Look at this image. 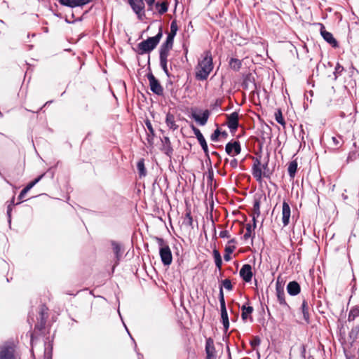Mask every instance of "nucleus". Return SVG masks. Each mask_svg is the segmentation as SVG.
Instances as JSON below:
<instances>
[{
    "label": "nucleus",
    "mask_w": 359,
    "mask_h": 359,
    "mask_svg": "<svg viewBox=\"0 0 359 359\" xmlns=\"http://www.w3.org/2000/svg\"><path fill=\"white\" fill-rule=\"evenodd\" d=\"M229 164L232 168H236L238 163L236 158H233L229 161Z\"/></svg>",
    "instance_id": "57"
},
{
    "label": "nucleus",
    "mask_w": 359,
    "mask_h": 359,
    "mask_svg": "<svg viewBox=\"0 0 359 359\" xmlns=\"http://www.w3.org/2000/svg\"><path fill=\"white\" fill-rule=\"evenodd\" d=\"M302 356H303L304 358H305L304 354H305V350H306V348H305L304 345H302Z\"/></svg>",
    "instance_id": "63"
},
{
    "label": "nucleus",
    "mask_w": 359,
    "mask_h": 359,
    "mask_svg": "<svg viewBox=\"0 0 359 359\" xmlns=\"http://www.w3.org/2000/svg\"><path fill=\"white\" fill-rule=\"evenodd\" d=\"M227 126L230 132L235 133L239 126V114L237 111H233L230 114H226Z\"/></svg>",
    "instance_id": "10"
},
{
    "label": "nucleus",
    "mask_w": 359,
    "mask_h": 359,
    "mask_svg": "<svg viewBox=\"0 0 359 359\" xmlns=\"http://www.w3.org/2000/svg\"><path fill=\"white\" fill-rule=\"evenodd\" d=\"M219 301L220 304L222 323L224 326V332H226L229 328V320L226 307V303L222 287H219Z\"/></svg>",
    "instance_id": "6"
},
{
    "label": "nucleus",
    "mask_w": 359,
    "mask_h": 359,
    "mask_svg": "<svg viewBox=\"0 0 359 359\" xmlns=\"http://www.w3.org/2000/svg\"><path fill=\"white\" fill-rule=\"evenodd\" d=\"M275 118L276 121L280 125L285 126V121L284 120V118L283 117L282 112L279 109L275 113Z\"/></svg>",
    "instance_id": "39"
},
{
    "label": "nucleus",
    "mask_w": 359,
    "mask_h": 359,
    "mask_svg": "<svg viewBox=\"0 0 359 359\" xmlns=\"http://www.w3.org/2000/svg\"><path fill=\"white\" fill-rule=\"evenodd\" d=\"M254 309L252 306L250 305L249 302H246L241 306V318L243 321L247 320L250 318V321H252V317L251 314L252 313Z\"/></svg>",
    "instance_id": "19"
},
{
    "label": "nucleus",
    "mask_w": 359,
    "mask_h": 359,
    "mask_svg": "<svg viewBox=\"0 0 359 359\" xmlns=\"http://www.w3.org/2000/svg\"><path fill=\"white\" fill-rule=\"evenodd\" d=\"M241 86L245 90L252 89L256 88L255 78L251 73H248L243 76V80Z\"/></svg>",
    "instance_id": "17"
},
{
    "label": "nucleus",
    "mask_w": 359,
    "mask_h": 359,
    "mask_svg": "<svg viewBox=\"0 0 359 359\" xmlns=\"http://www.w3.org/2000/svg\"><path fill=\"white\" fill-rule=\"evenodd\" d=\"M184 222L187 225L193 227V218L190 211L186 213Z\"/></svg>",
    "instance_id": "46"
},
{
    "label": "nucleus",
    "mask_w": 359,
    "mask_h": 359,
    "mask_svg": "<svg viewBox=\"0 0 359 359\" xmlns=\"http://www.w3.org/2000/svg\"><path fill=\"white\" fill-rule=\"evenodd\" d=\"M160 60V66L163 70L165 75L168 76V78H170L172 75L170 74L168 69V57H159Z\"/></svg>",
    "instance_id": "33"
},
{
    "label": "nucleus",
    "mask_w": 359,
    "mask_h": 359,
    "mask_svg": "<svg viewBox=\"0 0 359 359\" xmlns=\"http://www.w3.org/2000/svg\"><path fill=\"white\" fill-rule=\"evenodd\" d=\"M332 140L333 142V144L337 146V147H341V140H342V137L341 135H338L337 137H332Z\"/></svg>",
    "instance_id": "51"
},
{
    "label": "nucleus",
    "mask_w": 359,
    "mask_h": 359,
    "mask_svg": "<svg viewBox=\"0 0 359 359\" xmlns=\"http://www.w3.org/2000/svg\"><path fill=\"white\" fill-rule=\"evenodd\" d=\"M219 237L222 238H229L230 234L227 230H222L219 232Z\"/></svg>",
    "instance_id": "55"
},
{
    "label": "nucleus",
    "mask_w": 359,
    "mask_h": 359,
    "mask_svg": "<svg viewBox=\"0 0 359 359\" xmlns=\"http://www.w3.org/2000/svg\"><path fill=\"white\" fill-rule=\"evenodd\" d=\"M344 70L343 66H341L339 63H337L334 72V80H336L339 76L341 74L343 71Z\"/></svg>",
    "instance_id": "41"
},
{
    "label": "nucleus",
    "mask_w": 359,
    "mask_h": 359,
    "mask_svg": "<svg viewBox=\"0 0 359 359\" xmlns=\"http://www.w3.org/2000/svg\"><path fill=\"white\" fill-rule=\"evenodd\" d=\"M52 358H53V345L51 344H48V347L45 348L44 358L45 359H52Z\"/></svg>",
    "instance_id": "36"
},
{
    "label": "nucleus",
    "mask_w": 359,
    "mask_h": 359,
    "mask_svg": "<svg viewBox=\"0 0 359 359\" xmlns=\"http://www.w3.org/2000/svg\"><path fill=\"white\" fill-rule=\"evenodd\" d=\"M256 215H254L253 217H252V222H253V224L252 225V228L253 229H255L256 226H257V219H256Z\"/></svg>",
    "instance_id": "61"
},
{
    "label": "nucleus",
    "mask_w": 359,
    "mask_h": 359,
    "mask_svg": "<svg viewBox=\"0 0 359 359\" xmlns=\"http://www.w3.org/2000/svg\"><path fill=\"white\" fill-rule=\"evenodd\" d=\"M261 197L255 196L254 203H253V212L254 215L256 217H259L260 215V203H261Z\"/></svg>",
    "instance_id": "35"
},
{
    "label": "nucleus",
    "mask_w": 359,
    "mask_h": 359,
    "mask_svg": "<svg viewBox=\"0 0 359 359\" xmlns=\"http://www.w3.org/2000/svg\"><path fill=\"white\" fill-rule=\"evenodd\" d=\"M0 359H17L15 348L7 344L0 346Z\"/></svg>",
    "instance_id": "11"
},
{
    "label": "nucleus",
    "mask_w": 359,
    "mask_h": 359,
    "mask_svg": "<svg viewBox=\"0 0 359 359\" xmlns=\"http://www.w3.org/2000/svg\"><path fill=\"white\" fill-rule=\"evenodd\" d=\"M351 311L355 314V316H359V306H356L351 309Z\"/></svg>",
    "instance_id": "58"
},
{
    "label": "nucleus",
    "mask_w": 359,
    "mask_h": 359,
    "mask_svg": "<svg viewBox=\"0 0 359 359\" xmlns=\"http://www.w3.org/2000/svg\"><path fill=\"white\" fill-rule=\"evenodd\" d=\"M201 57L196 67L195 77L198 81L206 80L214 67L212 56L210 50L205 51Z\"/></svg>",
    "instance_id": "1"
},
{
    "label": "nucleus",
    "mask_w": 359,
    "mask_h": 359,
    "mask_svg": "<svg viewBox=\"0 0 359 359\" xmlns=\"http://www.w3.org/2000/svg\"><path fill=\"white\" fill-rule=\"evenodd\" d=\"M229 65L232 70L235 72H238L242 66V60L237 58L231 57L229 61Z\"/></svg>",
    "instance_id": "28"
},
{
    "label": "nucleus",
    "mask_w": 359,
    "mask_h": 359,
    "mask_svg": "<svg viewBox=\"0 0 359 359\" xmlns=\"http://www.w3.org/2000/svg\"><path fill=\"white\" fill-rule=\"evenodd\" d=\"M297 166H298V163L296 160L292 161L289 163L288 168H287V172H288V175L290 177V178L294 177L297 170Z\"/></svg>",
    "instance_id": "30"
},
{
    "label": "nucleus",
    "mask_w": 359,
    "mask_h": 359,
    "mask_svg": "<svg viewBox=\"0 0 359 359\" xmlns=\"http://www.w3.org/2000/svg\"><path fill=\"white\" fill-rule=\"evenodd\" d=\"M287 292L290 296H296L301 292V287L296 280L290 281L287 285Z\"/></svg>",
    "instance_id": "21"
},
{
    "label": "nucleus",
    "mask_w": 359,
    "mask_h": 359,
    "mask_svg": "<svg viewBox=\"0 0 359 359\" xmlns=\"http://www.w3.org/2000/svg\"><path fill=\"white\" fill-rule=\"evenodd\" d=\"M320 34L323 39L328 43L333 48H338L339 47V43L335 39V38L333 36V34L325 30V26L320 23Z\"/></svg>",
    "instance_id": "12"
},
{
    "label": "nucleus",
    "mask_w": 359,
    "mask_h": 359,
    "mask_svg": "<svg viewBox=\"0 0 359 359\" xmlns=\"http://www.w3.org/2000/svg\"><path fill=\"white\" fill-rule=\"evenodd\" d=\"M163 36V27L161 25L158 29V32L151 37H148L146 40L139 43L136 48H133V50L139 55H144L149 53L156 48L157 45L159 43Z\"/></svg>",
    "instance_id": "2"
},
{
    "label": "nucleus",
    "mask_w": 359,
    "mask_h": 359,
    "mask_svg": "<svg viewBox=\"0 0 359 359\" xmlns=\"http://www.w3.org/2000/svg\"><path fill=\"white\" fill-rule=\"evenodd\" d=\"M165 88L170 92L172 96L176 93V90L173 88V82L170 79L167 80Z\"/></svg>",
    "instance_id": "43"
},
{
    "label": "nucleus",
    "mask_w": 359,
    "mask_h": 359,
    "mask_svg": "<svg viewBox=\"0 0 359 359\" xmlns=\"http://www.w3.org/2000/svg\"><path fill=\"white\" fill-rule=\"evenodd\" d=\"M264 172L262 171L261 161L259 158H254V163L252 168V174L253 177L257 180L260 181L262 177L270 178L271 172L268 169V163L262 165Z\"/></svg>",
    "instance_id": "5"
},
{
    "label": "nucleus",
    "mask_w": 359,
    "mask_h": 359,
    "mask_svg": "<svg viewBox=\"0 0 359 359\" xmlns=\"http://www.w3.org/2000/svg\"><path fill=\"white\" fill-rule=\"evenodd\" d=\"M165 123L170 129L173 130H177L178 128V126L175 123L174 115L170 113L166 114Z\"/></svg>",
    "instance_id": "27"
},
{
    "label": "nucleus",
    "mask_w": 359,
    "mask_h": 359,
    "mask_svg": "<svg viewBox=\"0 0 359 359\" xmlns=\"http://www.w3.org/2000/svg\"><path fill=\"white\" fill-rule=\"evenodd\" d=\"M302 312L303 314V318L306 323H310V315L309 313V306L307 301L306 299H304L302 302V304L301 306Z\"/></svg>",
    "instance_id": "26"
},
{
    "label": "nucleus",
    "mask_w": 359,
    "mask_h": 359,
    "mask_svg": "<svg viewBox=\"0 0 359 359\" xmlns=\"http://www.w3.org/2000/svg\"><path fill=\"white\" fill-rule=\"evenodd\" d=\"M355 334V337L359 334V326L353 327L351 332V335Z\"/></svg>",
    "instance_id": "59"
},
{
    "label": "nucleus",
    "mask_w": 359,
    "mask_h": 359,
    "mask_svg": "<svg viewBox=\"0 0 359 359\" xmlns=\"http://www.w3.org/2000/svg\"><path fill=\"white\" fill-rule=\"evenodd\" d=\"M357 316H355V314L351 311H350V312L348 313V321H353V320H355V318Z\"/></svg>",
    "instance_id": "60"
},
{
    "label": "nucleus",
    "mask_w": 359,
    "mask_h": 359,
    "mask_svg": "<svg viewBox=\"0 0 359 359\" xmlns=\"http://www.w3.org/2000/svg\"><path fill=\"white\" fill-rule=\"evenodd\" d=\"M213 177H214L213 170L212 169H210V170H208V183L212 184V182L213 180Z\"/></svg>",
    "instance_id": "56"
},
{
    "label": "nucleus",
    "mask_w": 359,
    "mask_h": 359,
    "mask_svg": "<svg viewBox=\"0 0 359 359\" xmlns=\"http://www.w3.org/2000/svg\"><path fill=\"white\" fill-rule=\"evenodd\" d=\"M147 76L149 82L150 90L157 95H163V88L159 81L151 72L148 73Z\"/></svg>",
    "instance_id": "8"
},
{
    "label": "nucleus",
    "mask_w": 359,
    "mask_h": 359,
    "mask_svg": "<svg viewBox=\"0 0 359 359\" xmlns=\"http://www.w3.org/2000/svg\"><path fill=\"white\" fill-rule=\"evenodd\" d=\"M226 153L231 156L239 154L241 152V146L239 141L229 142L225 146Z\"/></svg>",
    "instance_id": "13"
},
{
    "label": "nucleus",
    "mask_w": 359,
    "mask_h": 359,
    "mask_svg": "<svg viewBox=\"0 0 359 359\" xmlns=\"http://www.w3.org/2000/svg\"><path fill=\"white\" fill-rule=\"evenodd\" d=\"M46 321L43 318L42 320L39 319V322L35 325V329L39 331L43 330L45 328Z\"/></svg>",
    "instance_id": "49"
},
{
    "label": "nucleus",
    "mask_w": 359,
    "mask_h": 359,
    "mask_svg": "<svg viewBox=\"0 0 359 359\" xmlns=\"http://www.w3.org/2000/svg\"><path fill=\"white\" fill-rule=\"evenodd\" d=\"M290 207L288 203L286 201H284L282 208V221L284 226H287L290 223Z\"/></svg>",
    "instance_id": "20"
},
{
    "label": "nucleus",
    "mask_w": 359,
    "mask_h": 359,
    "mask_svg": "<svg viewBox=\"0 0 359 359\" xmlns=\"http://www.w3.org/2000/svg\"><path fill=\"white\" fill-rule=\"evenodd\" d=\"M145 125L149 130V133H147V140L149 146H153L154 144V137L155 136L154 130L152 127L151 123L149 119H147L145 121Z\"/></svg>",
    "instance_id": "24"
},
{
    "label": "nucleus",
    "mask_w": 359,
    "mask_h": 359,
    "mask_svg": "<svg viewBox=\"0 0 359 359\" xmlns=\"http://www.w3.org/2000/svg\"><path fill=\"white\" fill-rule=\"evenodd\" d=\"M215 348L214 346L213 340L211 338L206 339L205 353L207 359H213L215 358Z\"/></svg>",
    "instance_id": "23"
},
{
    "label": "nucleus",
    "mask_w": 359,
    "mask_h": 359,
    "mask_svg": "<svg viewBox=\"0 0 359 359\" xmlns=\"http://www.w3.org/2000/svg\"><path fill=\"white\" fill-rule=\"evenodd\" d=\"M222 135V137H226L228 136V133H227L226 131H221V135Z\"/></svg>",
    "instance_id": "64"
},
{
    "label": "nucleus",
    "mask_w": 359,
    "mask_h": 359,
    "mask_svg": "<svg viewBox=\"0 0 359 359\" xmlns=\"http://www.w3.org/2000/svg\"><path fill=\"white\" fill-rule=\"evenodd\" d=\"M236 243V238H232L228 241V245H235L234 244Z\"/></svg>",
    "instance_id": "62"
},
{
    "label": "nucleus",
    "mask_w": 359,
    "mask_h": 359,
    "mask_svg": "<svg viewBox=\"0 0 359 359\" xmlns=\"http://www.w3.org/2000/svg\"><path fill=\"white\" fill-rule=\"evenodd\" d=\"M14 200H15V198L13 197V198L11 199V204H10L7 208L6 214L8 216L9 223L11 222V211H12V205H14Z\"/></svg>",
    "instance_id": "50"
},
{
    "label": "nucleus",
    "mask_w": 359,
    "mask_h": 359,
    "mask_svg": "<svg viewBox=\"0 0 359 359\" xmlns=\"http://www.w3.org/2000/svg\"><path fill=\"white\" fill-rule=\"evenodd\" d=\"M245 228H246V232L243 236V238L245 240H248V238H250L252 236V231L255 229L252 228L251 224H247Z\"/></svg>",
    "instance_id": "40"
},
{
    "label": "nucleus",
    "mask_w": 359,
    "mask_h": 359,
    "mask_svg": "<svg viewBox=\"0 0 359 359\" xmlns=\"http://www.w3.org/2000/svg\"><path fill=\"white\" fill-rule=\"evenodd\" d=\"M168 1H163L161 3L158 1L155 4V7L158 10V13L160 15H163L168 11Z\"/></svg>",
    "instance_id": "29"
},
{
    "label": "nucleus",
    "mask_w": 359,
    "mask_h": 359,
    "mask_svg": "<svg viewBox=\"0 0 359 359\" xmlns=\"http://www.w3.org/2000/svg\"><path fill=\"white\" fill-rule=\"evenodd\" d=\"M162 142V147H161V151L168 157H171L173 154V149L170 140V138L168 137H163V139H161Z\"/></svg>",
    "instance_id": "18"
},
{
    "label": "nucleus",
    "mask_w": 359,
    "mask_h": 359,
    "mask_svg": "<svg viewBox=\"0 0 359 359\" xmlns=\"http://www.w3.org/2000/svg\"><path fill=\"white\" fill-rule=\"evenodd\" d=\"M212 255H213V257L215 259V263L216 267L219 270H220L222 268V259L221 255H220L219 252L218 251V250L215 248L212 251Z\"/></svg>",
    "instance_id": "32"
},
{
    "label": "nucleus",
    "mask_w": 359,
    "mask_h": 359,
    "mask_svg": "<svg viewBox=\"0 0 359 359\" xmlns=\"http://www.w3.org/2000/svg\"><path fill=\"white\" fill-rule=\"evenodd\" d=\"M32 188V187L28 183L25 188L22 189V190L20 191L18 199L22 200L26 194Z\"/></svg>",
    "instance_id": "44"
},
{
    "label": "nucleus",
    "mask_w": 359,
    "mask_h": 359,
    "mask_svg": "<svg viewBox=\"0 0 359 359\" xmlns=\"http://www.w3.org/2000/svg\"><path fill=\"white\" fill-rule=\"evenodd\" d=\"M209 116L210 111L208 109L204 110L201 115L197 114L196 113H193L191 114L192 118H194L201 126H204L206 124Z\"/></svg>",
    "instance_id": "22"
},
{
    "label": "nucleus",
    "mask_w": 359,
    "mask_h": 359,
    "mask_svg": "<svg viewBox=\"0 0 359 359\" xmlns=\"http://www.w3.org/2000/svg\"><path fill=\"white\" fill-rule=\"evenodd\" d=\"M193 130H194V133L196 135L200 145L202 147V149L203 150V151L205 153V156L208 159H210L208 147V144L206 142V140H205L204 136L201 133L200 130L198 129L197 128L193 127Z\"/></svg>",
    "instance_id": "14"
},
{
    "label": "nucleus",
    "mask_w": 359,
    "mask_h": 359,
    "mask_svg": "<svg viewBox=\"0 0 359 359\" xmlns=\"http://www.w3.org/2000/svg\"><path fill=\"white\" fill-rule=\"evenodd\" d=\"M48 308L45 305H42L39 311V319L44 320L46 321L48 318Z\"/></svg>",
    "instance_id": "37"
},
{
    "label": "nucleus",
    "mask_w": 359,
    "mask_h": 359,
    "mask_svg": "<svg viewBox=\"0 0 359 359\" xmlns=\"http://www.w3.org/2000/svg\"><path fill=\"white\" fill-rule=\"evenodd\" d=\"M220 287H224L229 291H231L233 290V285L231 283V281L229 278H226L224 280H222V285Z\"/></svg>",
    "instance_id": "38"
},
{
    "label": "nucleus",
    "mask_w": 359,
    "mask_h": 359,
    "mask_svg": "<svg viewBox=\"0 0 359 359\" xmlns=\"http://www.w3.org/2000/svg\"><path fill=\"white\" fill-rule=\"evenodd\" d=\"M110 243L111 245V249L113 251V253L114 254V266H113V271H114V269L116 266H117L120 261L121 260L123 257V254L124 252V248L123 245L117 242L116 241L111 240L110 241Z\"/></svg>",
    "instance_id": "7"
},
{
    "label": "nucleus",
    "mask_w": 359,
    "mask_h": 359,
    "mask_svg": "<svg viewBox=\"0 0 359 359\" xmlns=\"http://www.w3.org/2000/svg\"><path fill=\"white\" fill-rule=\"evenodd\" d=\"M178 30V26L177 24V20H174L171 22L170 24V31L169 33H172V34L175 35L177 34Z\"/></svg>",
    "instance_id": "48"
},
{
    "label": "nucleus",
    "mask_w": 359,
    "mask_h": 359,
    "mask_svg": "<svg viewBox=\"0 0 359 359\" xmlns=\"http://www.w3.org/2000/svg\"><path fill=\"white\" fill-rule=\"evenodd\" d=\"M90 2V0H61L60 4L69 7V8H76V7H82Z\"/></svg>",
    "instance_id": "16"
},
{
    "label": "nucleus",
    "mask_w": 359,
    "mask_h": 359,
    "mask_svg": "<svg viewBox=\"0 0 359 359\" xmlns=\"http://www.w3.org/2000/svg\"><path fill=\"white\" fill-rule=\"evenodd\" d=\"M154 240L158 245L159 255L162 264L163 266H170L172 262V255L169 245L162 238L156 236Z\"/></svg>",
    "instance_id": "4"
},
{
    "label": "nucleus",
    "mask_w": 359,
    "mask_h": 359,
    "mask_svg": "<svg viewBox=\"0 0 359 359\" xmlns=\"http://www.w3.org/2000/svg\"><path fill=\"white\" fill-rule=\"evenodd\" d=\"M45 176V173H43L38 176L36 178H35L32 182H29V184L34 187L43 177Z\"/></svg>",
    "instance_id": "53"
},
{
    "label": "nucleus",
    "mask_w": 359,
    "mask_h": 359,
    "mask_svg": "<svg viewBox=\"0 0 359 359\" xmlns=\"http://www.w3.org/2000/svg\"><path fill=\"white\" fill-rule=\"evenodd\" d=\"M175 37V35L172 34V33H168L165 41L172 43V45H173Z\"/></svg>",
    "instance_id": "54"
},
{
    "label": "nucleus",
    "mask_w": 359,
    "mask_h": 359,
    "mask_svg": "<svg viewBox=\"0 0 359 359\" xmlns=\"http://www.w3.org/2000/svg\"><path fill=\"white\" fill-rule=\"evenodd\" d=\"M276 291L277 300H278L279 304L285 311H290L291 309V308L285 301V294L284 289H283V287L279 284L278 280H277V283H276Z\"/></svg>",
    "instance_id": "9"
},
{
    "label": "nucleus",
    "mask_w": 359,
    "mask_h": 359,
    "mask_svg": "<svg viewBox=\"0 0 359 359\" xmlns=\"http://www.w3.org/2000/svg\"><path fill=\"white\" fill-rule=\"evenodd\" d=\"M133 11L136 14L138 20H143L145 18V4L147 11H152L156 0H126Z\"/></svg>",
    "instance_id": "3"
},
{
    "label": "nucleus",
    "mask_w": 359,
    "mask_h": 359,
    "mask_svg": "<svg viewBox=\"0 0 359 359\" xmlns=\"http://www.w3.org/2000/svg\"><path fill=\"white\" fill-rule=\"evenodd\" d=\"M359 156V152L356 150L351 151L349 152L348 157H347V162L353 161Z\"/></svg>",
    "instance_id": "42"
},
{
    "label": "nucleus",
    "mask_w": 359,
    "mask_h": 359,
    "mask_svg": "<svg viewBox=\"0 0 359 359\" xmlns=\"http://www.w3.org/2000/svg\"><path fill=\"white\" fill-rule=\"evenodd\" d=\"M221 135V131L219 128H217L216 130H214L213 133L210 136V140L212 141V142H217L219 140V137Z\"/></svg>",
    "instance_id": "47"
},
{
    "label": "nucleus",
    "mask_w": 359,
    "mask_h": 359,
    "mask_svg": "<svg viewBox=\"0 0 359 359\" xmlns=\"http://www.w3.org/2000/svg\"><path fill=\"white\" fill-rule=\"evenodd\" d=\"M172 46V43L164 41L159 49V57H168Z\"/></svg>",
    "instance_id": "25"
},
{
    "label": "nucleus",
    "mask_w": 359,
    "mask_h": 359,
    "mask_svg": "<svg viewBox=\"0 0 359 359\" xmlns=\"http://www.w3.org/2000/svg\"><path fill=\"white\" fill-rule=\"evenodd\" d=\"M137 169L138 170L140 177H143L147 175V170L145 168L144 158H141L140 161H138L137 163Z\"/></svg>",
    "instance_id": "31"
},
{
    "label": "nucleus",
    "mask_w": 359,
    "mask_h": 359,
    "mask_svg": "<svg viewBox=\"0 0 359 359\" xmlns=\"http://www.w3.org/2000/svg\"><path fill=\"white\" fill-rule=\"evenodd\" d=\"M261 343V339L258 336H255L253 339L250 341V346L255 349L259 346Z\"/></svg>",
    "instance_id": "45"
},
{
    "label": "nucleus",
    "mask_w": 359,
    "mask_h": 359,
    "mask_svg": "<svg viewBox=\"0 0 359 359\" xmlns=\"http://www.w3.org/2000/svg\"><path fill=\"white\" fill-rule=\"evenodd\" d=\"M239 275L241 278L246 283H249L252 280L253 273L252 266L249 264H245L241 267Z\"/></svg>",
    "instance_id": "15"
},
{
    "label": "nucleus",
    "mask_w": 359,
    "mask_h": 359,
    "mask_svg": "<svg viewBox=\"0 0 359 359\" xmlns=\"http://www.w3.org/2000/svg\"><path fill=\"white\" fill-rule=\"evenodd\" d=\"M45 176V173H43L38 176L36 178H35L32 182H29V184L34 187L43 177Z\"/></svg>",
    "instance_id": "52"
},
{
    "label": "nucleus",
    "mask_w": 359,
    "mask_h": 359,
    "mask_svg": "<svg viewBox=\"0 0 359 359\" xmlns=\"http://www.w3.org/2000/svg\"><path fill=\"white\" fill-rule=\"evenodd\" d=\"M235 249H236V246L233 245H226L225 246V249H224L225 253L224 255V259L226 262H229L231 259V254L233 253V252L234 251Z\"/></svg>",
    "instance_id": "34"
}]
</instances>
